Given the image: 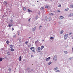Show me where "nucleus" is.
Masks as SVG:
<instances>
[{"label":"nucleus","instance_id":"obj_1","mask_svg":"<svg viewBox=\"0 0 73 73\" xmlns=\"http://www.w3.org/2000/svg\"><path fill=\"white\" fill-rule=\"evenodd\" d=\"M68 34H65V35H64V40H66L68 38Z\"/></svg>","mask_w":73,"mask_h":73},{"label":"nucleus","instance_id":"obj_2","mask_svg":"<svg viewBox=\"0 0 73 73\" xmlns=\"http://www.w3.org/2000/svg\"><path fill=\"white\" fill-rule=\"evenodd\" d=\"M30 49H31V50H32V52H35V49H36V48H35L34 47H32Z\"/></svg>","mask_w":73,"mask_h":73},{"label":"nucleus","instance_id":"obj_3","mask_svg":"<svg viewBox=\"0 0 73 73\" xmlns=\"http://www.w3.org/2000/svg\"><path fill=\"white\" fill-rule=\"evenodd\" d=\"M52 20V18L50 17H49L48 18L46 19V21H50Z\"/></svg>","mask_w":73,"mask_h":73},{"label":"nucleus","instance_id":"obj_4","mask_svg":"<svg viewBox=\"0 0 73 73\" xmlns=\"http://www.w3.org/2000/svg\"><path fill=\"white\" fill-rule=\"evenodd\" d=\"M59 18L60 20H62L64 19V17L63 16H61L59 17Z\"/></svg>","mask_w":73,"mask_h":73},{"label":"nucleus","instance_id":"obj_5","mask_svg":"<svg viewBox=\"0 0 73 73\" xmlns=\"http://www.w3.org/2000/svg\"><path fill=\"white\" fill-rule=\"evenodd\" d=\"M53 60L55 61H57V56L56 55L54 56V57L53 58Z\"/></svg>","mask_w":73,"mask_h":73},{"label":"nucleus","instance_id":"obj_6","mask_svg":"<svg viewBox=\"0 0 73 73\" xmlns=\"http://www.w3.org/2000/svg\"><path fill=\"white\" fill-rule=\"evenodd\" d=\"M50 59V57H49L48 58H47L46 59V61H49Z\"/></svg>","mask_w":73,"mask_h":73},{"label":"nucleus","instance_id":"obj_7","mask_svg":"<svg viewBox=\"0 0 73 73\" xmlns=\"http://www.w3.org/2000/svg\"><path fill=\"white\" fill-rule=\"evenodd\" d=\"M8 25L9 27H12L13 26V24L11 23L10 24Z\"/></svg>","mask_w":73,"mask_h":73},{"label":"nucleus","instance_id":"obj_8","mask_svg":"<svg viewBox=\"0 0 73 73\" xmlns=\"http://www.w3.org/2000/svg\"><path fill=\"white\" fill-rule=\"evenodd\" d=\"M73 14L72 13H71V14H70L68 15V17H70L71 16H73Z\"/></svg>","mask_w":73,"mask_h":73},{"label":"nucleus","instance_id":"obj_9","mask_svg":"<svg viewBox=\"0 0 73 73\" xmlns=\"http://www.w3.org/2000/svg\"><path fill=\"white\" fill-rule=\"evenodd\" d=\"M44 46H41L40 48V50H42V49H44Z\"/></svg>","mask_w":73,"mask_h":73},{"label":"nucleus","instance_id":"obj_10","mask_svg":"<svg viewBox=\"0 0 73 73\" xmlns=\"http://www.w3.org/2000/svg\"><path fill=\"white\" fill-rule=\"evenodd\" d=\"M40 47H38V52H41V51L40 50Z\"/></svg>","mask_w":73,"mask_h":73},{"label":"nucleus","instance_id":"obj_11","mask_svg":"<svg viewBox=\"0 0 73 73\" xmlns=\"http://www.w3.org/2000/svg\"><path fill=\"white\" fill-rule=\"evenodd\" d=\"M35 29H36V27H34V28H32L33 31V32H34L35 31Z\"/></svg>","mask_w":73,"mask_h":73},{"label":"nucleus","instance_id":"obj_12","mask_svg":"<svg viewBox=\"0 0 73 73\" xmlns=\"http://www.w3.org/2000/svg\"><path fill=\"white\" fill-rule=\"evenodd\" d=\"M73 8V4L71 5L70 6V8Z\"/></svg>","mask_w":73,"mask_h":73},{"label":"nucleus","instance_id":"obj_13","mask_svg":"<svg viewBox=\"0 0 73 73\" xmlns=\"http://www.w3.org/2000/svg\"><path fill=\"white\" fill-rule=\"evenodd\" d=\"M21 56H19V61H21Z\"/></svg>","mask_w":73,"mask_h":73},{"label":"nucleus","instance_id":"obj_14","mask_svg":"<svg viewBox=\"0 0 73 73\" xmlns=\"http://www.w3.org/2000/svg\"><path fill=\"white\" fill-rule=\"evenodd\" d=\"M6 43H7V44H9V40H7L6 42Z\"/></svg>","mask_w":73,"mask_h":73},{"label":"nucleus","instance_id":"obj_15","mask_svg":"<svg viewBox=\"0 0 73 73\" xmlns=\"http://www.w3.org/2000/svg\"><path fill=\"white\" fill-rule=\"evenodd\" d=\"M28 12L29 13V12H32V11H31V10H29V9H28Z\"/></svg>","mask_w":73,"mask_h":73},{"label":"nucleus","instance_id":"obj_16","mask_svg":"<svg viewBox=\"0 0 73 73\" xmlns=\"http://www.w3.org/2000/svg\"><path fill=\"white\" fill-rule=\"evenodd\" d=\"M45 8L48 9L49 8V6L48 5H46L45 7Z\"/></svg>","mask_w":73,"mask_h":73},{"label":"nucleus","instance_id":"obj_17","mask_svg":"<svg viewBox=\"0 0 73 73\" xmlns=\"http://www.w3.org/2000/svg\"><path fill=\"white\" fill-rule=\"evenodd\" d=\"M63 32H64V31L63 30L61 31H60V34H62V33H63Z\"/></svg>","mask_w":73,"mask_h":73},{"label":"nucleus","instance_id":"obj_18","mask_svg":"<svg viewBox=\"0 0 73 73\" xmlns=\"http://www.w3.org/2000/svg\"><path fill=\"white\" fill-rule=\"evenodd\" d=\"M13 45H11L10 46V48H13Z\"/></svg>","mask_w":73,"mask_h":73},{"label":"nucleus","instance_id":"obj_19","mask_svg":"<svg viewBox=\"0 0 73 73\" xmlns=\"http://www.w3.org/2000/svg\"><path fill=\"white\" fill-rule=\"evenodd\" d=\"M11 52H13V51H14V49H13V48H11Z\"/></svg>","mask_w":73,"mask_h":73},{"label":"nucleus","instance_id":"obj_20","mask_svg":"<svg viewBox=\"0 0 73 73\" xmlns=\"http://www.w3.org/2000/svg\"><path fill=\"white\" fill-rule=\"evenodd\" d=\"M37 19H38V17H36L35 19V20H37Z\"/></svg>","mask_w":73,"mask_h":73},{"label":"nucleus","instance_id":"obj_21","mask_svg":"<svg viewBox=\"0 0 73 73\" xmlns=\"http://www.w3.org/2000/svg\"><path fill=\"white\" fill-rule=\"evenodd\" d=\"M8 70L10 72H11V68H8Z\"/></svg>","mask_w":73,"mask_h":73},{"label":"nucleus","instance_id":"obj_22","mask_svg":"<svg viewBox=\"0 0 73 73\" xmlns=\"http://www.w3.org/2000/svg\"><path fill=\"white\" fill-rule=\"evenodd\" d=\"M64 52L65 54H67V53H68V52L66 51H64Z\"/></svg>","mask_w":73,"mask_h":73},{"label":"nucleus","instance_id":"obj_23","mask_svg":"<svg viewBox=\"0 0 73 73\" xmlns=\"http://www.w3.org/2000/svg\"><path fill=\"white\" fill-rule=\"evenodd\" d=\"M54 15V14L52 13H50V15Z\"/></svg>","mask_w":73,"mask_h":73},{"label":"nucleus","instance_id":"obj_24","mask_svg":"<svg viewBox=\"0 0 73 73\" xmlns=\"http://www.w3.org/2000/svg\"><path fill=\"white\" fill-rule=\"evenodd\" d=\"M23 10L24 11H26V8L25 7H23Z\"/></svg>","mask_w":73,"mask_h":73},{"label":"nucleus","instance_id":"obj_25","mask_svg":"<svg viewBox=\"0 0 73 73\" xmlns=\"http://www.w3.org/2000/svg\"><path fill=\"white\" fill-rule=\"evenodd\" d=\"M69 10V9L68 8L67 9H66L64 10L65 11H68Z\"/></svg>","mask_w":73,"mask_h":73},{"label":"nucleus","instance_id":"obj_26","mask_svg":"<svg viewBox=\"0 0 73 73\" xmlns=\"http://www.w3.org/2000/svg\"><path fill=\"white\" fill-rule=\"evenodd\" d=\"M25 44H28V41H26L25 42Z\"/></svg>","mask_w":73,"mask_h":73},{"label":"nucleus","instance_id":"obj_27","mask_svg":"<svg viewBox=\"0 0 73 73\" xmlns=\"http://www.w3.org/2000/svg\"><path fill=\"white\" fill-rule=\"evenodd\" d=\"M54 38L52 37H51L50 38V40H53V39Z\"/></svg>","mask_w":73,"mask_h":73},{"label":"nucleus","instance_id":"obj_28","mask_svg":"<svg viewBox=\"0 0 73 73\" xmlns=\"http://www.w3.org/2000/svg\"><path fill=\"white\" fill-rule=\"evenodd\" d=\"M57 69H58L57 67H56V68H54V70H57Z\"/></svg>","mask_w":73,"mask_h":73},{"label":"nucleus","instance_id":"obj_29","mask_svg":"<svg viewBox=\"0 0 73 73\" xmlns=\"http://www.w3.org/2000/svg\"><path fill=\"white\" fill-rule=\"evenodd\" d=\"M42 25H40V26L39 27L40 29V28H41V27H42Z\"/></svg>","mask_w":73,"mask_h":73},{"label":"nucleus","instance_id":"obj_30","mask_svg":"<svg viewBox=\"0 0 73 73\" xmlns=\"http://www.w3.org/2000/svg\"><path fill=\"white\" fill-rule=\"evenodd\" d=\"M2 60H3V58H0V61H2Z\"/></svg>","mask_w":73,"mask_h":73},{"label":"nucleus","instance_id":"obj_31","mask_svg":"<svg viewBox=\"0 0 73 73\" xmlns=\"http://www.w3.org/2000/svg\"><path fill=\"white\" fill-rule=\"evenodd\" d=\"M52 64V62H50L49 63H48V65H50L51 64Z\"/></svg>","mask_w":73,"mask_h":73},{"label":"nucleus","instance_id":"obj_32","mask_svg":"<svg viewBox=\"0 0 73 73\" xmlns=\"http://www.w3.org/2000/svg\"><path fill=\"white\" fill-rule=\"evenodd\" d=\"M40 9L43 10V9H44V8L43 7H41L40 8Z\"/></svg>","mask_w":73,"mask_h":73},{"label":"nucleus","instance_id":"obj_33","mask_svg":"<svg viewBox=\"0 0 73 73\" xmlns=\"http://www.w3.org/2000/svg\"><path fill=\"white\" fill-rule=\"evenodd\" d=\"M61 7V5H58V7Z\"/></svg>","mask_w":73,"mask_h":73},{"label":"nucleus","instance_id":"obj_34","mask_svg":"<svg viewBox=\"0 0 73 73\" xmlns=\"http://www.w3.org/2000/svg\"><path fill=\"white\" fill-rule=\"evenodd\" d=\"M60 72V70H58L56 71V72Z\"/></svg>","mask_w":73,"mask_h":73},{"label":"nucleus","instance_id":"obj_35","mask_svg":"<svg viewBox=\"0 0 73 73\" xmlns=\"http://www.w3.org/2000/svg\"><path fill=\"white\" fill-rule=\"evenodd\" d=\"M57 12H60V11L59 10H58L57 11Z\"/></svg>","mask_w":73,"mask_h":73},{"label":"nucleus","instance_id":"obj_36","mask_svg":"<svg viewBox=\"0 0 73 73\" xmlns=\"http://www.w3.org/2000/svg\"><path fill=\"white\" fill-rule=\"evenodd\" d=\"M16 35H15L13 36V37H16Z\"/></svg>","mask_w":73,"mask_h":73},{"label":"nucleus","instance_id":"obj_37","mask_svg":"<svg viewBox=\"0 0 73 73\" xmlns=\"http://www.w3.org/2000/svg\"><path fill=\"white\" fill-rule=\"evenodd\" d=\"M13 30H14V29L12 28V31H13Z\"/></svg>","mask_w":73,"mask_h":73},{"label":"nucleus","instance_id":"obj_38","mask_svg":"<svg viewBox=\"0 0 73 73\" xmlns=\"http://www.w3.org/2000/svg\"><path fill=\"white\" fill-rule=\"evenodd\" d=\"M72 58H70V60H71Z\"/></svg>","mask_w":73,"mask_h":73},{"label":"nucleus","instance_id":"obj_39","mask_svg":"<svg viewBox=\"0 0 73 73\" xmlns=\"http://www.w3.org/2000/svg\"><path fill=\"white\" fill-rule=\"evenodd\" d=\"M31 18H30L29 19V21H30V20L31 19Z\"/></svg>","mask_w":73,"mask_h":73},{"label":"nucleus","instance_id":"obj_40","mask_svg":"<svg viewBox=\"0 0 73 73\" xmlns=\"http://www.w3.org/2000/svg\"><path fill=\"white\" fill-rule=\"evenodd\" d=\"M72 33H69V34H70V35H71Z\"/></svg>","mask_w":73,"mask_h":73},{"label":"nucleus","instance_id":"obj_41","mask_svg":"<svg viewBox=\"0 0 73 73\" xmlns=\"http://www.w3.org/2000/svg\"><path fill=\"white\" fill-rule=\"evenodd\" d=\"M72 52H73V47L72 48Z\"/></svg>","mask_w":73,"mask_h":73},{"label":"nucleus","instance_id":"obj_42","mask_svg":"<svg viewBox=\"0 0 73 73\" xmlns=\"http://www.w3.org/2000/svg\"><path fill=\"white\" fill-rule=\"evenodd\" d=\"M5 4H7V3L6 2H5Z\"/></svg>","mask_w":73,"mask_h":73},{"label":"nucleus","instance_id":"obj_43","mask_svg":"<svg viewBox=\"0 0 73 73\" xmlns=\"http://www.w3.org/2000/svg\"><path fill=\"white\" fill-rule=\"evenodd\" d=\"M27 70H29V68L27 69Z\"/></svg>","mask_w":73,"mask_h":73},{"label":"nucleus","instance_id":"obj_44","mask_svg":"<svg viewBox=\"0 0 73 73\" xmlns=\"http://www.w3.org/2000/svg\"><path fill=\"white\" fill-rule=\"evenodd\" d=\"M46 19H47V17H45Z\"/></svg>","mask_w":73,"mask_h":73},{"label":"nucleus","instance_id":"obj_45","mask_svg":"<svg viewBox=\"0 0 73 73\" xmlns=\"http://www.w3.org/2000/svg\"><path fill=\"white\" fill-rule=\"evenodd\" d=\"M50 1H52V0H49Z\"/></svg>","mask_w":73,"mask_h":73},{"label":"nucleus","instance_id":"obj_46","mask_svg":"<svg viewBox=\"0 0 73 73\" xmlns=\"http://www.w3.org/2000/svg\"><path fill=\"white\" fill-rule=\"evenodd\" d=\"M44 41V40H42V41Z\"/></svg>","mask_w":73,"mask_h":73},{"label":"nucleus","instance_id":"obj_47","mask_svg":"<svg viewBox=\"0 0 73 73\" xmlns=\"http://www.w3.org/2000/svg\"><path fill=\"white\" fill-rule=\"evenodd\" d=\"M72 38L73 39V37H72Z\"/></svg>","mask_w":73,"mask_h":73},{"label":"nucleus","instance_id":"obj_48","mask_svg":"<svg viewBox=\"0 0 73 73\" xmlns=\"http://www.w3.org/2000/svg\"><path fill=\"white\" fill-rule=\"evenodd\" d=\"M18 35H19V34H18Z\"/></svg>","mask_w":73,"mask_h":73},{"label":"nucleus","instance_id":"obj_49","mask_svg":"<svg viewBox=\"0 0 73 73\" xmlns=\"http://www.w3.org/2000/svg\"><path fill=\"white\" fill-rule=\"evenodd\" d=\"M37 2H38V1H37Z\"/></svg>","mask_w":73,"mask_h":73},{"label":"nucleus","instance_id":"obj_50","mask_svg":"<svg viewBox=\"0 0 73 73\" xmlns=\"http://www.w3.org/2000/svg\"><path fill=\"white\" fill-rule=\"evenodd\" d=\"M31 56H33V55H31Z\"/></svg>","mask_w":73,"mask_h":73},{"label":"nucleus","instance_id":"obj_51","mask_svg":"<svg viewBox=\"0 0 73 73\" xmlns=\"http://www.w3.org/2000/svg\"><path fill=\"white\" fill-rule=\"evenodd\" d=\"M31 56H33V55H31Z\"/></svg>","mask_w":73,"mask_h":73},{"label":"nucleus","instance_id":"obj_52","mask_svg":"<svg viewBox=\"0 0 73 73\" xmlns=\"http://www.w3.org/2000/svg\"><path fill=\"white\" fill-rule=\"evenodd\" d=\"M46 1V0H45Z\"/></svg>","mask_w":73,"mask_h":73},{"label":"nucleus","instance_id":"obj_53","mask_svg":"<svg viewBox=\"0 0 73 73\" xmlns=\"http://www.w3.org/2000/svg\"><path fill=\"white\" fill-rule=\"evenodd\" d=\"M7 54H8V52H7Z\"/></svg>","mask_w":73,"mask_h":73}]
</instances>
